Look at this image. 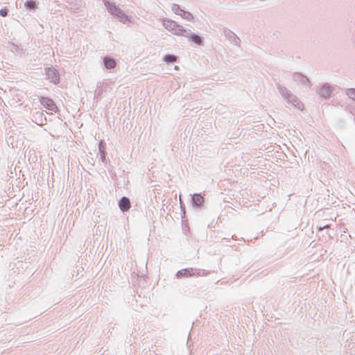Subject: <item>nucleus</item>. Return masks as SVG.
I'll return each instance as SVG.
<instances>
[{"label": "nucleus", "mask_w": 355, "mask_h": 355, "mask_svg": "<svg viewBox=\"0 0 355 355\" xmlns=\"http://www.w3.org/2000/svg\"><path fill=\"white\" fill-rule=\"evenodd\" d=\"M178 15H180L182 18H184L188 21L193 20V15L191 13L186 12L184 10H180V12H179Z\"/></svg>", "instance_id": "obj_8"}, {"label": "nucleus", "mask_w": 355, "mask_h": 355, "mask_svg": "<svg viewBox=\"0 0 355 355\" xmlns=\"http://www.w3.org/2000/svg\"><path fill=\"white\" fill-rule=\"evenodd\" d=\"M105 5L110 13L120 17L121 20H127V17L122 14L121 10L118 9L115 5L110 3Z\"/></svg>", "instance_id": "obj_3"}, {"label": "nucleus", "mask_w": 355, "mask_h": 355, "mask_svg": "<svg viewBox=\"0 0 355 355\" xmlns=\"http://www.w3.org/2000/svg\"><path fill=\"white\" fill-rule=\"evenodd\" d=\"M173 10L175 11V13H177V14H178L179 12H180V10H182L181 9H180L179 6H178V5H174Z\"/></svg>", "instance_id": "obj_15"}, {"label": "nucleus", "mask_w": 355, "mask_h": 355, "mask_svg": "<svg viewBox=\"0 0 355 355\" xmlns=\"http://www.w3.org/2000/svg\"><path fill=\"white\" fill-rule=\"evenodd\" d=\"M26 6L30 9H33L35 6V3L33 1H29L26 3Z\"/></svg>", "instance_id": "obj_13"}, {"label": "nucleus", "mask_w": 355, "mask_h": 355, "mask_svg": "<svg viewBox=\"0 0 355 355\" xmlns=\"http://www.w3.org/2000/svg\"><path fill=\"white\" fill-rule=\"evenodd\" d=\"M119 208L123 211H126L130 208V202L126 197H123L119 202Z\"/></svg>", "instance_id": "obj_5"}, {"label": "nucleus", "mask_w": 355, "mask_h": 355, "mask_svg": "<svg viewBox=\"0 0 355 355\" xmlns=\"http://www.w3.org/2000/svg\"><path fill=\"white\" fill-rule=\"evenodd\" d=\"M347 94L350 98L355 101V89H349L347 91Z\"/></svg>", "instance_id": "obj_11"}, {"label": "nucleus", "mask_w": 355, "mask_h": 355, "mask_svg": "<svg viewBox=\"0 0 355 355\" xmlns=\"http://www.w3.org/2000/svg\"><path fill=\"white\" fill-rule=\"evenodd\" d=\"M193 200L198 206H200L204 202V198L199 194H195L193 197Z\"/></svg>", "instance_id": "obj_9"}, {"label": "nucleus", "mask_w": 355, "mask_h": 355, "mask_svg": "<svg viewBox=\"0 0 355 355\" xmlns=\"http://www.w3.org/2000/svg\"><path fill=\"white\" fill-rule=\"evenodd\" d=\"M46 75L48 78L54 84L59 83V76L57 70L53 68H49L46 70Z\"/></svg>", "instance_id": "obj_4"}, {"label": "nucleus", "mask_w": 355, "mask_h": 355, "mask_svg": "<svg viewBox=\"0 0 355 355\" xmlns=\"http://www.w3.org/2000/svg\"><path fill=\"white\" fill-rule=\"evenodd\" d=\"M42 105L53 112H57L58 109L54 101L49 98L42 97L40 100Z\"/></svg>", "instance_id": "obj_2"}, {"label": "nucleus", "mask_w": 355, "mask_h": 355, "mask_svg": "<svg viewBox=\"0 0 355 355\" xmlns=\"http://www.w3.org/2000/svg\"><path fill=\"white\" fill-rule=\"evenodd\" d=\"M0 15L2 17H6L8 15V9L7 8H3L0 10Z\"/></svg>", "instance_id": "obj_14"}, {"label": "nucleus", "mask_w": 355, "mask_h": 355, "mask_svg": "<svg viewBox=\"0 0 355 355\" xmlns=\"http://www.w3.org/2000/svg\"><path fill=\"white\" fill-rule=\"evenodd\" d=\"M329 225H326V226H324V227H319V228H318V230H319V231H322L323 229H324V228H329Z\"/></svg>", "instance_id": "obj_16"}, {"label": "nucleus", "mask_w": 355, "mask_h": 355, "mask_svg": "<svg viewBox=\"0 0 355 355\" xmlns=\"http://www.w3.org/2000/svg\"><path fill=\"white\" fill-rule=\"evenodd\" d=\"M163 25L166 29L175 35H182L185 32L182 26L170 19L164 20Z\"/></svg>", "instance_id": "obj_1"}, {"label": "nucleus", "mask_w": 355, "mask_h": 355, "mask_svg": "<svg viewBox=\"0 0 355 355\" xmlns=\"http://www.w3.org/2000/svg\"><path fill=\"white\" fill-rule=\"evenodd\" d=\"M331 88L329 86L323 85L319 90V94L324 98H327L330 96Z\"/></svg>", "instance_id": "obj_6"}, {"label": "nucleus", "mask_w": 355, "mask_h": 355, "mask_svg": "<svg viewBox=\"0 0 355 355\" xmlns=\"http://www.w3.org/2000/svg\"><path fill=\"white\" fill-rule=\"evenodd\" d=\"M104 64L107 69H111L116 67V62L114 59L110 58H104Z\"/></svg>", "instance_id": "obj_7"}, {"label": "nucleus", "mask_w": 355, "mask_h": 355, "mask_svg": "<svg viewBox=\"0 0 355 355\" xmlns=\"http://www.w3.org/2000/svg\"><path fill=\"white\" fill-rule=\"evenodd\" d=\"M177 60L176 57L173 55H167L164 57V60L167 62H173Z\"/></svg>", "instance_id": "obj_10"}, {"label": "nucleus", "mask_w": 355, "mask_h": 355, "mask_svg": "<svg viewBox=\"0 0 355 355\" xmlns=\"http://www.w3.org/2000/svg\"><path fill=\"white\" fill-rule=\"evenodd\" d=\"M191 39L195 43L198 44H200L202 42L201 38L198 35H193Z\"/></svg>", "instance_id": "obj_12"}]
</instances>
